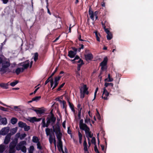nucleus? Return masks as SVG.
Instances as JSON below:
<instances>
[{
	"label": "nucleus",
	"instance_id": "obj_1",
	"mask_svg": "<svg viewBox=\"0 0 153 153\" xmlns=\"http://www.w3.org/2000/svg\"><path fill=\"white\" fill-rule=\"evenodd\" d=\"M79 125L80 129L85 131L86 136L87 137H92L93 135L90 132L89 128L88 126L86 124L83 123V120L82 119L80 120Z\"/></svg>",
	"mask_w": 153,
	"mask_h": 153
},
{
	"label": "nucleus",
	"instance_id": "obj_2",
	"mask_svg": "<svg viewBox=\"0 0 153 153\" xmlns=\"http://www.w3.org/2000/svg\"><path fill=\"white\" fill-rule=\"evenodd\" d=\"M56 120V117L54 116L53 114H52L50 116L46 118L47 127H48L49 125H51L52 126L54 125Z\"/></svg>",
	"mask_w": 153,
	"mask_h": 153
},
{
	"label": "nucleus",
	"instance_id": "obj_3",
	"mask_svg": "<svg viewBox=\"0 0 153 153\" xmlns=\"http://www.w3.org/2000/svg\"><path fill=\"white\" fill-rule=\"evenodd\" d=\"M53 131L55 132V134L61 132L60 127L59 125V123L57 122L56 125H54L52 126Z\"/></svg>",
	"mask_w": 153,
	"mask_h": 153
},
{
	"label": "nucleus",
	"instance_id": "obj_4",
	"mask_svg": "<svg viewBox=\"0 0 153 153\" xmlns=\"http://www.w3.org/2000/svg\"><path fill=\"white\" fill-rule=\"evenodd\" d=\"M102 95V98L104 100H108L107 97L109 95V93L107 91L105 87H104Z\"/></svg>",
	"mask_w": 153,
	"mask_h": 153
},
{
	"label": "nucleus",
	"instance_id": "obj_5",
	"mask_svg": "<svg viewBox=\"0 0 153 153\" xmlns=\"http://www.w3.org/2000/svg\"><path fill=\"white\" fill-rule=\"evenodd\" d=\"M84 56L85 60L87 61H91L94 58L93 55L91 53L85 54L84 55Z\"/></svg>",
	"mask_w": 153,
	"mask_h": 153
},
{
	"label": "nucleus",
	"instance_id": "obj_6",
	"mask_svg": "<svg viewBox=\"0 0 153 153\" xmlns=\"http://www.w3.org/2000/svg\"><path fill=\"white\" fill-rule=\"evenodd\" d=\"M9 127H4L0 131V134L1 135H5L9 132Z\"/></svg>",
	"mask_w": 153,
	"mask_h": 153
},
{
	"label": "nucleus",
	"instance_id": "obj_7",
	"mask_svg": "<svg viewBox=\"0 0 153 153\" xmlns=\"http://www.w3.org/2000/svg\"><path fill=\"white\" fill-rule=\"evenodd\" d=\"M17 144H10L9 153H14L16 152L15 147Z\"/></svg>",
	"mask_w": 153,
	"mask_h": 153
},
{
	"label": "nucleus",
	"instance_id": "obj_8",
	"mask_svg": "<svg viewBox=\"0 0 153 153\" xmlns=\"http://www.w3.org/2000/svg\"><path fill=\"white\" fill-rule=\"evenodd\" d=\"M56 134L58 141L57 143H62V134L61 132H59L58 133H56Z\"/></svg>",
	"mask_w": 153,
	"mask_h": 153
},
{
	"label": "nucleus",
	"instance_id": "obj_9",
	"mask_svg": "<svg viewBox=\"0 0 153 153\" xmlns=\"http://www.w3.org/2000/svg\"><path fill=\"white\" fill-rule=\"evenodd\" d=\"M20 136V133H17L15 135L14 138L10 143H18V138Z\"/></svg>",
	"mask_w": 153,
	"mask_h": 153
},
{
	"label": "nucleus",
	"instance_id": "obj_10",
	"mask_svg": "<svg viewBox=\"0 0 153 153\" xmlns=\"http://www.w3.org/2000/svg\"><path fill=\"white\" fill-rule=\"evenodd\" d=\"M11 134H8L5 137L4 141V143H9L10 141Z\"/></svg>",
	"mask_w": 153,
	"mask_h": 153
},
{
	"label": "nucleus",
	"instance_id": "obj_11",
	"mask_svg": "<svg viewBox=\"0 0 153 153\" xmlns=\"http://www.w3.org/2000/svg\"><path fill=\"white\" fill-rule=\"evenodd\" d=\"M89 14L90 15V18L93 21L94 20V12L92 10V8L91 7H89Z\"/></svg>",
	"mask_w": 153,
	"mask_h": 153
},
{
	"label": "nucleus",
	"instance_id": "obj_12",
	"mask_svg": "<svg viewBox=\"0 0 153 153\" xmlns=\"http://www.w3.org/2000/svg\"><path fill=\"white\" fill-rule=\"evenodd\" d=\"M76 54L73 51L70 50L68 51V56L71 58H73Z\"/></svg>",
	"mask_w": 153,
	"mask_h": 153
},
{
	"label": "nucleus",
	"instance_id": "obj_13",
	"mask_svg": "<svg viewBox=\"0 0 153 153\" xmlns=\"http://www.w3.org/2000/svg\"><path fill=\"white\" fill-rule=\"evenodd\" d=\"M108 58L107 57H105L103 61L100 63V66H106L107 64Z\"/></svg>",
	"mask_w": 153,
	"mask_h": 153
},
{
	"label": "nucleus",
	"instance_id": "obj_14",
	"mask_svg": "<svg viewBox=\"0 0 153 153\" xmlns=\"http://www.w3.org/2000/svg\"><path fill=\"white\" fill-rule=\"evenodd\" d=\"M39 138L36 136H33L32 138V141L34 143H40L39 141Z\"/></svg>",
	"mask_w": 153,
	"mask_h": 153
},
{
	"label": "nucleus",
	"instance_id": "obj_15",
	"mask_svg": "<svg viewBox=\"0 0 153 153\" xmlns=\"http://www.w3.org/2000/svg\"><path fill=\"white\" fill-rule=\"evenodd\" d=\"M52 129L50 128L47 127L45 129V132L47 136H50L52 135L51 133L52 132Z\"/></svg>",
	"mask_w": 153,
	"mask_h": 153
},
{
	"label": "nucleus",
	"instance_id": "obj_16",
	"mask_svg": "<svg viewBox=\"0 0 153 153\" xmlns=\"http://www.w3.org/2000/svg\"><path fill=\"white\" fill-rule=\"evenodd\" d=\"M84 147V151L85 153H89L88 150V148H89L91 145V144H88L89 146L88 147V144H83Z\"/></svg>",
	"mask_w": 153,
	"mask_h": 153
},
{
	"label": "nucleus",
	"instance_id": "obj_17",
	"mask_svg": "<svg viewBox=\"0 0 153 153\" xmlns=\"http://www.w3.org/2000/svg\"><path fill=\"white\" fill-rule=\"evenodd\" d=\"M30 61L29 60H27V61H25L23 64L22 65V66L23 67V68H25L26 69L29 66L30 64Z\"/></svg>",
	"mask_w": 153,
	"mask_h": 153
},
{
	"label": "nucleus",
	"instance_id": "obj_18",
	"mask_svg": "<svg viewBox=\"0 0 153 153\" xmlns=\"http://www.w3.org/2000/svg\"><path fill=\"white\" fill-rule=\"evenodd\" d=\"M83 92L84 94H88L89 92L88 91V88L87 87V85H84L83 87Z\"/></svg>",
	"mask_w": 153,
	"mask_h": 153
},
{
	"label": "nucleus",
	"instance_id": "obj_19",
	"mask_svg": "<svg viewBox=\"0 0 153 153\" xmlns=\"http://www.w3.org/2000/svg\"><path fill=\"white\" fill-rule=\"evenodd\" d=\"M42 121L41 123L42 125V128H44L45 127L47 128V121H46V123H45V118L42 119Z\"/></svg>",
	"mask_w": 153,
	"mask_h": 153
},
{
	"label": "nucleus",
	"instance_id": "obj_20",
	"mask_svg": "<svg viewBox=\"0 0 153 153\" xmlns=\"http://www.w3.org/2000/svg\"><path fill=\"white\" fill-rule=\"evenodd\" d=\"M34 111H35L37 114H41L45 113V110L43 109L40 110L34 109Z\"/></svg>",
	"mask_w": 153,
	"mask_h": 153
},
{
	"label": "nucleus",
	"instance_id": "obj_21",
	"mask_svg": "<svg viewBox=\"0 0 153 153\" xmlns=\"http://www.w3.org/2000/svg\"><path fill=\"white\" fill-rule=\"evenodd\" d=\"M0 120L1 123L4 125H6L7 123V120L6 118H1V116L0 115Z\"/></svg>",
	"mask_w": 153,
	"mask_h": 153
},
{
	"label": "nucleus",
	"instance_id": "obj_22",
	"mask_svg": "<svg viewBox=\"0 0 153 153\" xmlns=\"http://www.w3.org/2000/svg\"><path fill=\"white\" fill-rule=\"evenodd\" d=\"M8 83L5 84L3 83H0V87L5 89H7L8 88Z\"/></svg>",
	"mask_w": 153,
	"mask_h": 153
},
{
	"label": "nucleus",
	"instance_id": "obj_23",
	"mask_svg": "<svg viewBox=\"0 0 153 153\" xmlns=\"http://www.w3.org/2000/svg\"><path fill=\"white\" fill-rule=\"evenodd\" d=\"M17 128L15 127L11 129L10 131V132L9 134H11V136L14 134L17 131Z\"/></svg>",
	"mask_w": 153,
	"mask_h": 153
},
{
	"label": "nucleus",
	"instance_id": "obj_24",
	"mask_svg": "<svg viewBox=\"0 0 153 153\" xmlns=\"http://www.w3.org/2000/svg\"><path fill=\"white\" fill-rule=\"evenodd\" d=\"M101 24L102 27L103 25L105 27H109L110 26L108 22L106 20H104L102 22Z\"/></svg>",
	"mask_w": 153,
	"mask_h": 153
},
{
	"label": "nucleus",
	"instance_id": "obj_25",
	"mask_svg": "<svg viewBox=\"0 0 153 153\" xmlns=\"http://www.w3.org/2000/svg\"><path fill=\"white\" fill-rule=\"evenodd\" d=\"M27 144H17L16 145V149L18 151L21 150L22 145H26Z\"/></svg>",
	"mask_w": 153,
	"mask_h": 153
},
{
	"label": "nucleus",
	"instance_id": "obj_26",
	"mask_svg": "<svg viewBox=\"0 0 153 153\" xmlns=\"http://www.w3.org/2000/svg\"><path fill=\"white\" fill-rule=\"evenodd\" d=\"M62 77V76H56L54 78V82H57L59 83V81L60 80L61 77Z\"/></svg>",
	"mask_w": 153,
	"mask_h": 153
},
{
	"label": "nucleus",
	"instance_id": "obj_27",
	"mask_svg": "<svg viewBox=\"0 0 153 153\" xmlns=\"http://www.w3.org/2000/svg\"><path fill=\"white\" fill-rule=\"evenodd\" d=\"M26 124L25 123H23L22 121H19L18 124L19 127L21 128H24Z\"/></svg>",
	"mask_w": 153,
	"mask_h": 153
},
{
	"label": "nucleus",
	"instance_id": "obj_28",
	"mask_svg": "<svg viewBox=\"0 0 153 153\" xmlns=\"http://www.w3.org/2000/svg\"><path fill=\"white\" fill-rule=\"evenodd\" d=\"M5 149V146L1 144L0 145V153H2Z\"/></svg>",
	"mask_w": 153,
	"mask_h": 153
},
{
	"label": "nucleus",
	"instance_id": "obj_29",
	"mask_svg": "<svg viewBox=\"0 0 153 153\" xmlns=\"http://www.w3.org/2000/svg\"><path fill=\"white\" fill-rule=\"evenodd\" d=\"M104 85L105 86V88L106 87H108V86H109L112 88L114 86V84L113 83H112L105 82V83Z\"/></svg>",
	"mask_w": 153,
	"mask_h": 153
},
{
	"label": "nucleus",
	"instance_id": "obj_30",
	"mask_svg": "<svg viewBox=\"0 0 153 153\" xmlns=\"http://www.w3.org/2000/svg\"><path fill=\"white\" fill-rule=\"evenodd\" d=\"M57 144V147H58L59 150H60V149H61V151L62 153H65V152H64L63 150V148H62V147H63L62 144Z\"/></svg>",
	"mask_w": 153,
	"mask_h": 153
},
{
	"label": "nucleus",
	"instance_id": "obj_31",
	"mask_svg": "<svg viewBox=\"0 0 153 153\" xmlns=\"http://www.w3.org/2000/svg\"><path fill=\"white\" fill-rule=\"evenodd\" d=\"M113 79L112 78H111V76L110 74H108V78H106L105 79V81H107L108 82H112L113 81Z\"/></svg>",
	"mask_w": 153,
	"mask_h": 153
},
{
	"label": "nucleus",
	"instance_id": "obj_32",
	"mask_svg": "<svg viewBox=\"0 0 153 153\" xmlns=\"http://www.w3.org/2000/svg\"><path fill=\"white\" fill-rule=\"evenodd\" d=\"M17 119L15 117H13L11 120V123L13 124H15L17 122Z\"/></svg>",
	"mask_w": 153,
	"mask_h": 153
},
{
	"label": "nucleus",
	"instance_id": "obj_33",
	"mask_svg": "<svg viewBox=\"0 0 153 153\" xmlns=\"http://www.w3.org/2000/svg\"><path fill=\"white\" fill-rule=\"evenodd\" d=\"M10 65V63L8 62H6L4 64L2 65V67L3 68H7L9 67Z\"/></svg>",
	"mask_w": 153,
	"mask_h": 153
},
{
	"label": "nucleus",
	"instance_id": "obj_34",
	"mask_svg": "<svg viewBox=\"0 0 153 153\" xmlns=\"http://www.w3.org/2000/svg\"><path fill=\"white\" fill-rule=\"evenodd\" d=\"M21 69L20 68H18L16 70L15 72L13 73H16L17 75H18L21 72Z\"/></svg>",
	"mask_w": 153,
	"mask_h": 153
},
{
	"label": "nucleus",
	"instance_id": "obj_35",
	"mask_svg": "<svg viewBox=\"0 0 153 153\" xmlns=\"http://www.w3.org/2000/svg\"><path fill=\"white\" fill-rule=\"evenodd\" d=\"M78 136L79 137V141L80 143H81L82 140V134L79 131H78Z\"/></svg>",
	"mask_w": 153,
	"mask_h": 153
},
{
	"label": "nucleus",
	"instance_id": "obj_36",
	"mask_svg": "<svg viewBox=\"0 0 153 153\" xmlns=\"http://www.w3.org/2000/svg\"><path fill=\"white\" fill-rule=\"evenodd\" d=\"M107 39L108 40H111L113 37L112 34L111 33L109 34H108L106 36Z\"/></svg>",
	"mask_w": 153,
	"mask_h": 153
},
{
	"label": "nucleus",
	"instance_id": "obj_37",
	"mask_svg": "<svg viewBox=\"0 0 153 153\" xmlns=\"http://www.w3.org/2000/svg\"><path fill=\"white\" fill-rule=\"evenodd\" d=\"M41 98V96H36L32 98V101H36V102L39 100Z\"/></svg>",
	"mask_w": 153,
	"mask_h": 153
},
{
	"label": "nucleus",
	"instance_id": "obj_38",
	"mask_svg": "<svg viewBox=\"0 0 153 153\" xmlns=\"http://www.w3.org/2000/svg\"><path fill=\"white\" fill-rule=\"evenodd\" d=\"M59 101L60 102H62V103H63V108H64L65 109V108H66L67 105H66V102L64 100L62 101L61 100H59Z\"/></svg>",
	"mask_w": 153,
	"mask_h": 153
},
{
	"label": "nucleus",
	"instance_id": "obj_39",
	"mask_svg": "<svg viewBox=\"0 0 153 153\" xmlns=\"http://www.w3.org/2000/svg\"><path fill=\"white\" fill-rule=\"evenodd\" d=\"M24 130L25 131H28L30 129V127L29 126H27L26 124L25 126L24 127Z\"/></svg>",
	"mask_w": 153,
	"mask_h": 153
},
{
	"label": "nucleus",
	"instance_id": "obj_40",
	"mask_svg": "<svg viewBox=\"0 0 153 153\" xmlns=\"http://www.w3.org/2000/svg\"><path fill=\"white\" fill-rule=\"evenodd\" d=\"M21 150L24 153H26V152L27 149L26 147L24 145H22V148H21Z\"/></svg>",
	"mask_w": 153,
	"mask_h": 153
},
{
	"label": "nucleus",
	"instance_id": "obj_41",
	"mask_svg": "<svg viewBox=\"0 0 153 153\" xmlns=\"http://www.w3.org/2000/svg\"><path fill=\"white\" fill-rule=\"evenodd\" d=\"M36 117H31L30 119V121L32 123H33L35 122H36Z\"/></svg>",
	"mask_w": 153,
	"mask_h": 153
},
{
	"label": "nucleus",
	"instance_id": "obj_42",
	"mask_svg": "<svg viewBox=\"0 0 153 153\" xmlns=\"http://www.w3.org/2000/svg\"><path fill=\"white\" fill-rule=\"evenodd\" d=\"M65 84V82H64L57 89V91H59L61 90V88H62Z\"/></svg>",
	"mask_w": 153,
	"mask_h": 153
},
{
	"label": "nucleus",
	"instance_id": "obj_43",
	"mask_svg": "<svg viewBox=\"0 0 153 153\" xmlns=\"http://www.w3.org/2000/svg\"><path fill=\"white\" fill-rule=\"evenodd\" d=\"M103 27L104 30L105 31L106 33L107 34H109L111 33V32H110L109 30L107 28H106L103 25Z\"/></svg>",
	"mask_w": 153,
	"mask_h": 153
},
{
	"label": "nucleus",
	"instance_id": "obj_44",
	"mask_svg": "<svg viewBox=\"0 0 153 153\" xmlns=\"http://www.w3.org/2000/svg\"><path fill=\"white\" fill-rule=\"evenodd\" d=\"M34 148L33 146H31L30 147L29 150V152L30 153H33V151L34 150Z\"/></svg>",
	"mask_w": 153,
	"mask_h": 153
},
{
	"label": "nucleus",
	"instance_id": "obj_45",
	"mask_svg": "<svg viewBox=\"0 0 153 153\" xmlns=\"http://www.w3.org/2000/svg\"><path fill=\"white\" fill-rule=\"evenodd\" d=\"M38 54L37 53H36L34 55V61L35 62L38 59Z\"/></svg>",
	"mask_w": 153,
	"mask_h": 153
},
{
	"label": "nucleus",
	"instance_id": "obj_46",
	"mask_svg": "<svg viewBox=\"0 0 153 153\" xmlns=\"http://www.w3.org/2000/svg\"><path fill=\"white\" fill-rule=\"evenodd\" d=\"M18 82H19L17 81H16L14 82H11L10 84V85L12 87H14L18 83Z\"/></svg>",
	"mask_w": 153,
	"mask_h": 153
},
{
	"label": "nucleus",
	"instance_id": "obj_47",
	"mask_svg": "<svg viewBox=\"0 0 153 153\" xmlns=\"http://www.w3.org/2000/svg\"><path fill=\"white\" fill-rule=\"evenodd\" d=\"M0 109L3 111H8V109L7 108H4L1 106H0Z\"/></svg>",
	"mask_w": 153,
	"mask_h": 153
},
{
	"label": "nucleus",
	"instance_id": "obj_48",
	"mask_svg": "<svg viewBox=\"0 0 153 153\" xmlns=\"http://www.w3.org/2000/svg\"><path fill=\"white\" fill-rule=\"evenodd\" d=\"M82 109V108H80V109L79 110V111H78V118L79 119H81V114Z\"/></svg>",
	"mask_w": 153,
	"mask_h": 153
},
{
	"label": "nucleus",
	"instance_id": "obj_49",
	"mask_svg": "<svg viewBox=\"0 0 153 153\" xmlns=\"http://www.w3.org/2000/svg\"><path fill=\"white\" fill-rule=\"evenodd\" d=\"M95 35H96V39H97V40L98 42H100V39L99 37L98 36V34L97 32V31L95 32Z\"/></svg>",
	"mask_w": 153,
	"mask_h": 153
},
{
	"label": "nucleus",
	"instance_id": "obj_50",
	"mask_svg": "<svg viewBox=\"0 0 153 153\" xmlns=\"http://www.w3.org/2000/svg\"><path fill=\"white\" fill-rule=\"evenodd\" d=\"M80 98H83L84 97H85V94H84L83 92H82V90L81 89V88L80 89Z\"/></svg>",
	"mask_w": 153,
	"mask_h": 153
},
{
	"label": "nucleus",
	"instance_id": "obj_51",
	"mask_svg": "<svg viewBox=\"0 0 153 153\" xmlns=\"http://www.w3.org/2000/svg\"><path fill=\"white\" fill-rule=\"evenodd\" d=\"M26 136V134H24L21 135L20 134L19 138H20V139L22 140V139H24Z\"/></svg>",
	"mask_w": 153,
	"mask_h": 153
},
{
	"label": "nucleus",
	"instance_id": "obj_52",
	"mask_svg": "<svg viewBox=\"0 0 153 153\" xmlns=\"http://www.w3.org/2000/svg\"><path fill=\"white\" fill-rule=\"evenodd\" d=\"M95 145L94 147V150L95 152L97 153H100L99 152V151L98 149H97V147L96 144H94Z\"/></svg>",
	"mask_w": 153,
	"mask_h": 153
},
{
	"label": "nucleus",
	"instance_id": "obj_53",
	"mask_svg": "<svg viewBox=\"0 0 153 153\" xmlns=\"http://www.w3.org/2000/svg\"><path fill=\"white\" fill-rule=\"evenodd\" d=\"M49 141L50 143H52L53 141V137L52 135L49 136Z\"/></svg>",
	"mask_w": 153,
	"mask_h": 153
},
{
	"label": "nucleus",
	"instance_id": "obj_54",
	"mask_svg": "<svg viewBox=\"0 0 153 153\" xmlns=\"http://www.w3.org/2000/svg\"><path fill=\"white\" fill-rule=\"evenodd\" d=\"M98 87L97 88L96 90H95V92H94V99H93V101L96 98V94H97V93L98 91Z\"/></svg>",
	"mask_w": 153,
	"mask_h": 153
},
{
	"label": "nucleus",
	"instance_id": "obj_55",
	"mask_svg": "<svg viewBox=\"0 0 153 153\" xmlns=\"http://www.w3.org/2000/svg\"><path fill=\"white\" fill-rule=\"evenodd\" d=\"M6 68H2L0 69V71L3 72V73H5L7 72L6 69H5Z\"/></svg>",
	"mask_w": 153,
	"mask_h": 153
},
{
	"label": "nucleus",
	"instance_id": "obj_56",
	"mask_svg": "<svg viewBox=\"0 0 153 153\" xmlns=\"http://www.w3.org/2000/svg\"><path fill=\"white\" fill-rule=\"evenodd\" d=\"M12 109H13L16 110V111H21L20 108H19V107L18 106H15L13 107V108H12Z\"/></svg>",
	"mask_w": 153,
	"mask_h": 153
},
{
	"label": "nucleus",
	"instance_id": "obj_57",
	"mask_svg": "<svg viewBox=\"0 0 153 153\" xmlns=\"http://www.w3.org/2000/svg\"><path fill=\"white\" fill-rule=\"evenodd\" d=\"M92 139L91 140V143H96V139L94 137H91Z\"/></svg>",
	"mask_w": 153,
	"mask_h": 153
},
{
	"label": "nucleus",
	"instance_id": "obj_58",
	"mask_svg": "<svg viewBox=\"0 0 153 153\" xmlns=\"http://www.w3.org/2000/svg\"><path fill=\"white\" fill-rule=\"evenodd\" d=\"M71 48L73 50V51L74 52L76 53H77V49L75 48L74 47H72Z\"/></svg>",
	"mask_w": 153,
	"mask_h": 153
},
{
	"label": "nucleus",
	"instance_id": "obj_59",
	"mask_svg": "<svg viewBox=\"0 0 153 153\" xmlns=\"http://www.w3.org/2000/svg\"><path fill=\"white\" fill-rule=\"evenodd\" d=\"M101 69L102 71H104L105 70H106L107 69V67L106 66H101Z\"/></svg>",
	"mask_w": 153,
	"mask_h": 153
},
{
	"label": "nucleus",
	"instance_id": "obj_60",
	"mask_svg": "<svg viewBox=\"0 0 153 153\" xmlns=\"http://www.w3.org/2000/svg\"><path fill=\"white\" fill-rule=\"evenodd\" d=\"M0 104H1V105H2L5 106H6V107L10 108H12L10 106H9V105H7L6 104L3 103L2 102H0Z\"/></svg>",
	"mask_w": 153,
	"mask_h": 153
},
{
	"label": "nucleus",
	"instance_id": "obj_61",
	"mask_svg": "<svg viewBox=\"0 0 153 153\" xmlns=\"http://www.w3.org/2000/svg\"><path fill=\"white\" fill-rule=\"evenodd\" d=\"M50 82L51 83V88L53 87V85H54L53 80L52 79L51 80H50Z\"/></svg>",
	"mask_w": 153,
	"mask_h": 153
},
{
	"label": "nucleus",
	"instance_id": "obj_62",
	"mask_svg": "<svg viewBox=\"0 0 153 153\" xmlns=\"http://www.w3.org/2000/svg\"><path fill=\"white\" fill-rule=\"evenodd\" d=\"M84 64V62L83 61H82V62L80 64H78L77 65V67L81 68L82 66Z\"/></svg>",
	"mask_w": 153,
	"mask_h": 153
},
{
	"label": "nucleus",
	"instance_id": "obj_63",
	"mask_svg": "<svg viewBox=\"0 0 153 153\" xmlns=\"http://www.w3.org/2000/svg\"><path fill=\"white\" fill-rule=\"evenodd\" d=\"M41 144H37V148L38 149H42V147L41 146Z\"/></svg>",
	"mask_w": 153,
	"mask_h": 153
},
{
	"label": "nucleus",
	"instance_id": "obj_64",
	"mask_svg": "<svg viewBox=\"0 0 153 153\" xmlns=\"http://www.w3.org/2000/svg\"><path fill=\"white\" fill-rule=\"evenodd\" d=\"M90 118H86L85 120V123H88V122H90Z\"/></svg>",
	"mask_w": 153,
	"mask_h": 153
}]
</instances>
